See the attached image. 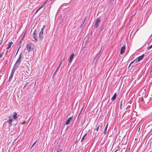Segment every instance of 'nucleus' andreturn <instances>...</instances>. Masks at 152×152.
<instances>
[{
    "instance_id": "nucleus-1",
    "label": "nucleus",
    "mask_w": 152,
    "mask_h": 152,
    "mask_svg": "<svg viewBox=\"0 0 152 152\" xmlns=\"http://www.w3.org/2000/svg\"><path fill=\"white\" fill-rule=\"evenodd\" d=\"M22 56L21 54L20 53L13 66V68L16 69L19 66L21 61Z\"/></svg>"
},
{
    "instance_id": "nucleus-2",
    "label": "nucleus",
    "mask_w": 152,
    "mask_h": 152,
    "mask_svg": "<svg viewBox=\"0 0 152 152\" xmlns=\"http://www.w3.org/2000/svg\"><path fill=\"white\" fill-rule=\"evenodd\" d=\"M32 43H29L26 46V48L28 50V51H31L33 50V48L32 47Z\"/></svg>"
},
{
    "instance_id": "nucleus-3",
    "label": "nucleus",
    "mask_w": 152,
    "mask_h": 152,
    "mask_svg": "<svg viewBox=\"0 0 152 152\" xmlns=\"http://www.w3.org/2000/svg\"><path fill=\"white\" fill-rule=\"evenodd\" d=\"M100 18L99 17L97 18L95 22L94 23V27L96 28H97L99 25V24L100 22Z\"/></svg>"
},
{
    "instance_id": "nucleus-4",
    "label": "nucleus",
    "mask_w": 152,
    "mask_h": 152,
    "mask_svg": "<svg viewBox=\"0 0 152 152\" xmlns=\"http://www.w3.org/2000/svg\"><path fill=\"white\" fill-rule=\"evenodd\" d=\"M16 70V69H15L13 68L12 69V71L11 74V75L9 77V81H10L11 80L12 78L13 77V76L14 72L15 71V70Z\"/></svg>"
},
{
    "instance_id": "nucleus-5",
    "label": "nucleus",
    "mask_w": 152,
    "mask_h": 152,
    "mask_svg": "<svg viewBox=\"0 0 152 152\" xmlns=\"http://www.w3.org/2000/svg\"><path fill=\"white\" fill-rule=\"evenodd\" d=\"M9 118V119L7 121V122L9 124L8 125V126L10 127L12 124V122L13 121V118L11 119L10 117Z\"/></svg>"
},
{
    "instance_id": "nucleus-6",
    "label": "nucleus",
    "mask_w": 152,
    "mask_h": 152,
    "mask_svg": "<svg viewBox=\"0 0 152 152\" xmlns=\"http://www.w3.org/2000/svg\"><path fill=\"white\" fill-rule=\"evenodd\" d=\"M36 32H37V29H35L34 30V31L33 33V34H32V36H33V38L34 39L35 41H37V39L36 38V36L37 35L36 34Z\"/></svg>"
},
{
    "instance_id": "nucleus-7",
    "label": "nucleus",
    "mask_w": 152,
    "mask_h": 152,
    "mask_svg": "<svg viewBox=\"0 0 152 152\" xmlns=\"http://www.w3.org/2000/svg\"><path fill=\"white\" fill-rule=\"evenodd\" d=\"M144 56V55L143 54L142 56H140L137 58L136 59H135V60L136 61V62H139L140 60H141L143 58Z\"/></svg>"
},
{
    "instance_id": "nucleus-8",
    "label": "nucleus",
    "mask_w": 152,
    "mask_h": 152,
    "mask_svg": "<svg viewBox=\"0 0 152 152\" xmlns=\"http://www.w3.org/2000/svg\"><path fill=\"white\" fill-rule=\"evenodd\" d=\"M43 31H40L39 34V39L42 40L43 39Z\"/></svg>"
},
{
    "instance_id": "nucleus-9",
    "label": "nucleus",
    "mask_w": 152,
    "mask_h": 152,
    "mask_svg": "<svg viewBox=\"0 0 152 152\" xmlns=\"http://www.w3.org/2000/svg\"><path fill=\"white\" fill-rule=\"evenodd\" d=\"M125 46H123L121 48V51H120V54H122L124 52L125 50Z\"/></svg>"
},
{
    "instance_id": "nucleus-10",
    "label": "nucleus",
    "mask_w": 152,
    "mask_h": 152,
    "mask_svg": "<svg viewBox=\"0 0 152 152\" xmlns=\"http://www.w3.org/2000/svg\"><path fill=\"white\" fill-rule=\"evenodd\" d=\"M12 117L13 118V119L15 120H16L18 118L17 114L16 112H15L13 113V114L12 115Z\"/></svg>"
},
{
    "instance_id": "nucleus-11",
    "label": "nucleus",
    "mask_w": 152,
    "mask_h": 152,
    "mask_svg": "<svg viewBox=\"0 0 152 152\" xmlns=\"http://www.w3.org/2000/svg\"><path fill=\"white\" fill-rule=\"evenodd\" d=\"M72 117H69L68 119L66 121L65 124L66 125H68V124H69L70 123V121L71 120V119H72Z\"/></svg>"
},
{
    "instance_id": "nucleus-12",
    "label": "nucleus",
    "mask_w": 152,
    "mask_h": 152,
    "mask_svg": "<svg viewBox=\"0 0 152 152\" xmlns=\"http://www.w3.org/2000/svg\"><path fill=\"white\" fill-rule=\"evenodd\" d=\"M74 56V54H72L71 56H70L69 61V62H70L72 61V60L73 59V57Z\"/></svg>"
},
{
    "instance_id": "nucleus-13",
    "label": "nucleus",
    "mask_w": 152,
    "mask_h": 152,
    "mask_svg": "<svg viewBox=\"0 0 152 152\" xmlns=\"http://www.w3.org/2000/svg\"><path fill=\"white\" fill-rule=\"evenodd\" d=\"M108 126V123H107V124L106 125V126L105 127V128H104V129L103 131V133L104 134H106V131H107V129Z\"/></svg>"
},
{
    "instance_id": "nucleus-14",
    "label": "nucleus",
    "mask_w": 152,
    "mask_h": 152,
    "mask_svg": "<svg viewBox=\"0 0 152 152\" xmlns=\"http://www.w3.org/2000/svg\"><path fill=\"white\" fill-rule=\"evenodd\" d=\"M117 96V94L116 93H115L113 96V97L111 98V100L113 101H114L115 99Z\"/></svg>"
},
{
    "instance_id": "nucleus-15",
    "label": "nucleus",
    "mask_w": 152,
    "mask_h": 152,
    "mask_svg": "<svg viewBox=\"0 0 152 152\" xmlns=\"http://www.w3.org/2000/svg\"><path fill=\"white\" fill-rule=\"evenodd\" d=\"M12 43H13V42H9V43H8V46L7 48V49H9V48H11V47L12 46Z\"/></svg>"
},
{
    "instance_id": "nucleus-16",
    "label": "nucleus",
    "mask_w": 152,
    "mask_h": 152,
    "mask_svg": "<svg viewBox=\"0 0 152 152\" xmlns=\"http://www.w3.org/2000/svg\"><path fill=\"white\" fill-rule=\"evenodd\" d=\"M45 25H43L42 26V28L41 29L40 31H43V30L45 29Z\"/></svg>"
},
{
    "instance_id": "nucleus-17",
    "label": "nucleus",
    "mask_w": 152,
    "mask_h": 152,
    "mask_svg": "<svg viewBox=\"0 0 152 152\" xmlns=\"http://www.w3.org/2000/svg\"><path fill=\"white\" fill-rule=\"evenodd\" d=\"M87 134H85L83 136V137H82V139H81V141L82 142V141L84 140L85 137V136H86Z\"/></svg>"
},
{
    "instance_id": "nucleus-18",
    "label": "nucleus",
    "mask_w": 152,
    "mask_h": 152,
    "mask_svg": "<svg viewBox=\"0 0 152 152\" xmlns=\"http://www.w3.org/2000/svg\"><path fill=\"white\" fill-rule=\"evenodd\" d=\"M151 48H152V44L149 47H148V50H150Z\"/></svg>"
},
{
    "instance_id": "nucleus-19",
    "label": "nucleus",
    "mask_w": 152,
    "mask_h": 152,
    "mask_svg": "<svg viewBox=\"0 0 152 152\" xmlns=\"http://www.w3.org/2000/svg\"><path fill=\"white\" fill-rule=\"evenodd\" d=\"M46 2H45L44 4L41 6L39 8L41 9V8H42L44 6V5H45L46 4Z\"/></svg>"
},
{
    "instance_id": "nucleus-20",
    "label": "nucleus",
    "mask_w": 152,
    "mask_h": 152,
    "mask_svg": "<svg viewBox=\"0 0 152 152\" xmlns=\"http://www.w3.org/2000/svg\"><path fill=\"white\" fill-rule=\"evenodd\" d=\"M20 46L18 48V49L17 50V52H16V54H15V56H16L17 54H18V51H19V49H20Z\"/></svg>"
},
{
    "instance_id": "nucleus-21",
    "label": "nucleus",
    "mask_w": 152,
    "mask_h": 152,
    "mask_svg": "<svg viewBox=\"0 0 152 152\" xmlns=\"http://www.w3.org/2000/svg\"><path fill=\"white\" fill-rule=\"evenodd\" d=\"M4 54V53L3 52H2V53H0V58L2 56H3V55Z\"/></svg>"
},
{
    "instance_id": "nucleus-22",
    "label": "nucleus",
    "mask_w": 152,
    "mask_h": 152,
    "mask_svg": "<svg viewBox=\"0 0 152 152\" xmlns=\"http://www.w3.org/2000/svg\"><path fill=\"white\" fill-rule=\"evenodd\" d=\"M40 10V9L39 8L36 11L35 14H36Z\"/></svg>"
},
{
    "instance_id": "nucleus-23",
    "label": "nucleus",
    "mask_w": 152,
    "mask_h": 152,
    "mask_svg": "<svg viewBox=\"0 0 152 152\" xmlns=\"http://www.w3.org/2000/svg\"><path fill=\"white\" fill-rule=\"evenodd\" d=\"M99 126L97 127L96 128V131H98V130H99Z\"/></svg>"
},
{
    "instance_id": "nucleus-24",
    "label": "nucleus",
    "mask_w": 152,
    "mask_h": 152,
    "mask_svg": "<svg viewBox=\"0 0 152 152\" xmlns=\"http://www.w3.org/2000/svg\"><path fill=\"white\" fill-rule=\"evenodd\" d=\"M136 61V60H134V61H132V62H131V63H130V65H129V66H130V65H131L132 64V63H133V62L134 61Z\"/></svg>"
},
{
    "instance_id": "nucleus-25",
    "label": "nucleus",
    "mask_w": 152,
    "mask_h": 152,
    "mask_svg": "<svg viewBox=\"0 0 152 152\" xmlns=\"http://www.w3.org/2000/svg\"><path fill=\"white\" fill-rule=\"evenodd\" d=\"M36 141L32 145L31 147V148H32V147L36 143Z\"/></svg>"
},
{
    "instance_id": "nucleus-26",
    "label": "nucleus",
    "mask_w": 152,
    "mask_h": 152,
    "mask_svg": "<svg viewBox=\"0 0 152 152\" xmlns=\"http://www.w3.org/2000/svg\"><path fill=\"white\" fill-rule=\"evenodd\" d=\"M62 61H61L60 62V65H59V66H58V68L59 67V66H60V65H61V64H62Z\"/></svg>"
},
{
    "instance_id": "nucleus-27",
    "label": "nucleus",
    "mask_w": 152,
    "mask_h": 152,
    "mask_svg": "<svg viewBox=\"0 0 152 152\" xmlns=\"http://www.w3.org/2000/svg\"><path fill=\"white\" fill-rule=\"evenodd\" d=\"M85 19H86V18L85 19ZM85 20H84V22H83V23L80 26V27H82V26L83 25V23H84V22H85Z\"/></svg>"
},
{
    "instance_id": "nucleus-28",
    "label": "nucleus",
    "mask_w": 152,
    "mask_h": 152,
    "mask_svg": "<svg viewBox=\"0 0 152 152\" xmlns=\"http://www.w3.org/2000/svg\"><path fill=\"white\" fill-rule=\"evenodd\" d=\"M28 83H26V84L24 85V87H25L28 84Z\"/></svg>"
},
{
    "instance_id": "nucleus-29",
    "label": "nucleus",
    "mask_w": 152,
    "mask_h": 152,
    "mask_svg": "<svg viewBox=\"0 0 152 152\" xmlns=\"http://www.w3.org/2000/svg\"><path fill=\"white\" fill-rule=\"evenodd\" d=\"M21 40L20 41V42H19V44L20 45V44H21Z\"/></svg>"
},
{
    "instance_id": "nucleus-30",
    "label": "nucleus",
    "mask_w": 152,
    "mask_h": 152,
    "mask_svg": "<svg viewBox=\"0 0 152 152\" xmlns=\"http://www.w3.org/2000/svg\"><path fill=\"white\" fill-rule=\"evenodd\" d=\"M61 149H60V151H59L58 150L57 152H61Z\"/></svg>"
},
{
    "instance_id": "nucleus-31",
    "label": "nucleus",
    "mask_w": 152,
    "mask_h": 152,
    "mask_svg": "<svg viewBox=\"0 0 152 152\" xmlns=\"http://www.w3.org/2000/svg\"><path fill=\"white\" fill-rule=\"evenodd\" d=\"M118 150H116L114 152H116L117 151H118Z\"/></svg>"
},
{
    "instance_id": "nucleus-32",
    "label": "nucleus",
    "mask_w": 152,
    "mask_h": 152,
    "mask_svg": "<svg viewBox=\"0 0 152 152\" xmlns=\"http://www.w3.org/2000/svg\"><path fill=\"white\" fill-rule=\"evenodd\" d=\"M101 124L102 125V126H103V123H102Z\"/></svg>"
},
{
    "instance_id": "nucleus-33",
    "label": "nucleus",
    "mask_w": 152,
    "mask_h": 152,
    "mask_svg": "<svg viewBox=\"0 0 152 152\" xmlns=\"http://www.w3.org/2000/svg\"><path fill=\"white\" fill-rule=\"evenodd\" d=\"M142 99H143V98H142V99H141V100H142Z\"/></svg>"
},
{
    "instance_id": "nucleus-34",
    "label": "nucleus",
    "mask_w": 152,
    "mask_h": 152,
    "mask_svg": "<svg viewBox=\"0 0 152 152\" xmlns=\"http://www.w3.org/2000/svg\"><path fill=\"white\" fill-rule=\"evenodd\" d=\"M51 0V1H52V0ZM53 0V1H55V0Z\"/></svg>"
}]
</instances>
